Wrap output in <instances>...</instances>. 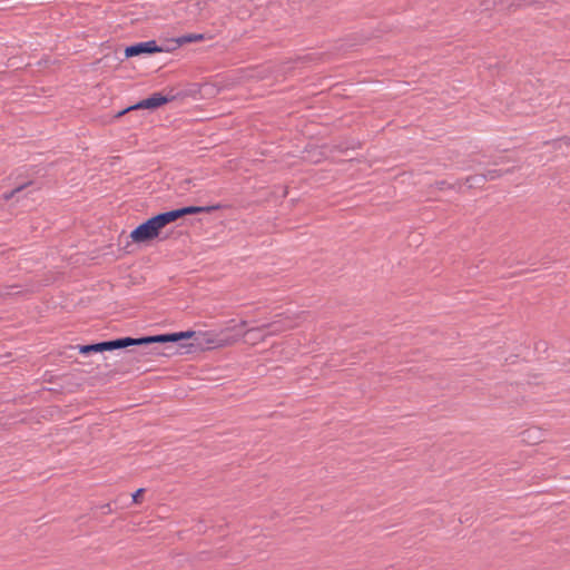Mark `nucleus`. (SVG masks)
Instances as JSON below:
<instances>
[{
  "label": "nucleus",
  "mask_w": 570,
  "mask_h": 570,
  "mask_svg": "<svg viewBox=\"0 0 570 570\" xmlns=\"http://www.w3.org/2000/svg\"><path fill=\"white\" fill-rule=\"evenodd\" d=\"M203 39H204V36L200 33H189V35H185L183 37L177 38L175 41L178 46H183L185 43L198 42V41H202Z\"/></svg>",
  "instance_id": "423d86ee"
},
{
  "label": "nucleus",
  "mask_w": 570,
  "mask_h": 570,
  "mask_svg": "<svg viewBox=\"0 0 570 570\" xmlns=\"http://www.w3.org/2000/svg\"><path fill=\"white\" fill-rule=\"evenodd\" d=\"M173 100V97H166L161 94H154L149 98H146L134 106H130L118 114V117L125 115L130 110L136 109H155Z\"/></svg>",
  "instance_id": "7ed1b4c3"
},
{
  "label": "nucleus",
  "mask_w": 570,
  "mask_h": 570,
  "mask_svg": "<svg viewBox=\"0 0 570 570\" xmlns=\"http://www.w3.org/2000/svg\"><path fill=\"white\" fill-rule=\"evenodd\" d=\"M161 49L156 46L155 41L140 42L135 46L127 47L125 50L126 57H134L140 53H155L160 52Z\"/></svg>",
  "instance_id": "20e7f679"
},
{
  "label": "nucleus",
  "mask_w": 570,
  "mask_h": 570,
  "mask_svg": "<svg viewBox=\"0 0 570 570\" xmlns=\"http://www.w3.org/2000/svg\"><path fill=\"white\" fill-rule=\"evenodd\" d=\"M275 324H276V323L274 322V323H271V324H267V325H263L262 327H257V328L248 330V331L246 332V334H247V335H249V334H253V333H255V332H261V331H263V330L272 328V327H274V326H275Z\"/></svg>",
  "instance_id": "6e6552de"
},
{
  "label": "nucleus",
  "mask_w": 570,
  "mask_h": 570,
  "mask_svg": "<svg viewBox=\"0 0 570 570\" xmlns=\"http://www.w3.org/2000/svg\"><path fill=\"white\" fill-rule=\"evenodd\" d=\"M195 335L193 331L178 332L173 334H164L156 336H147L141 338H131L124 337L115 341L101 342L91 345H80L79 352L83 355L89 354L91 352L101 353L105 351H114L117 348H125L131 345H145L150 343H168V342H178L181 340H189Z\"/></svg>",
  "instance_id": "f03ea898"
},
{
  "label": "nucleus",
  "mask_w": 570,
  "mask_h": 570,
  "mask_svg": "<svg viewBox=\"0 0 570 570\" xmlns=\"http://www.w3.org/2000/svg\"><path fill=\"white\" fill-rule=\"evenodd\" d=\"M283 330H284L283 327H279V328L274 330L272 333H273V334H276V333L282 332Z\"/></svg>",
  "instance_id": "1a4fd4ad"
},
{
  "label": "nucleus",
  "mask_w": 570,
  "mask_h": 570,
  "mask_svg": "<svg viewBox=\"0 0 570 570\" xmlns=\"http://www.w3.org/2000/svg\"><path fill=\"white\" fill-rule=\"evenodd\" d=\"M208 207L188 206L175 210L158 214L145 223L137 226L130 232V239L136 244L148 243L156 239L160 230L168 224L177 220L186 215L198 214L203 212H209Z\"/></svg>",
  "instance_id": "f257e3e1"
},
{
  "label": "nucleus",
  "mask_w": 570,
  "mask_h": 570,
  "mask_svg": "<svg viewBox=\"0 0 570 570\" xmlns=\"http://www.w3.org/2000/svg\"><path fill=\"white\" fill-rule=\"evenodd\" d=\"M145 490L144 489H138L134 494H132V503L135 504H140L141 503V500H142V494H144Z\"/></svg>",
  "instance_id": "0eeeda50"
},
{
  "label": "nucleus",
  "mask_w": 570,
  "mask_h": 570,
  "mask_svg": "<svg viewBox=\"0 0 570 570\" xmlns=\"http://www.w3.org/2000/svg\"><path fill=\"white\" fill-rule=\"evenodd\" d=\"M240 325H242V327H245V326H246V322H245V321H243V322L240 323Z\"/></svg>",
  "instance_id": "9d476101"
},
{
  "label": "nucleus",
  "mask_w": 570,
  "mask_h": 570,
  "mask_svg": "<svg viewBox=\"0 0 570 570\" xmlns=\"http://www.w3.org/2000/svg\"><path fill=\"white\" fill-rule=\"evenodd\" d=\"M544 436L543 431L540 428H530L522 432L523 441L530 444L539 443Z\"/></svg>",
  "instance_id": "39448f33"
}]
</instances>
